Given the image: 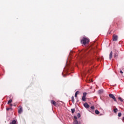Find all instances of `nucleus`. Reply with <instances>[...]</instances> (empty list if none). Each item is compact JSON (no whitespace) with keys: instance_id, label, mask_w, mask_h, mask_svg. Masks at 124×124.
I'll use <instances>...</instances> for the list:
<instances>
[{"instance_id":"a878e982","label":"nucleus","mask_w":124,"mask_h":124,"mask_svg":"<svg viewBox=\"0 0 124 124\" xmlns=\"http://www.w3.org/2000/svg\"><path fill=\"white\" fill-rule=\"evenodd\" d=\"M10 106H13V105H12V104H11Z\"/></svg>"},{"instance_id":"c756f323","label":"nucleus","mask_w":124,"mask_h":124,"mask_svg":"<svg viewBox=\"0 0 124 124\" xmlns=\"http://www.w3.org/2000/svg\"><path fill=\"white\" fill-rule=\"evenodd\" d=\"M90 81V82H91V80H89Z\"/></svg>"},{"instance_id":"f8f14e48","label":"nucleus","mask_w":124,"mask_h":124,"mask_svg":"<svg viewBox=\"0 0 124 124\" xmlns=\"http://www.w3.org/2000/svg\"><path fill=\"white\" fill-rule=\"evenodd\" d=\"M11 102H12V99H10L8 102V104H10V103H11Z\"/></svg>"},{"instance_id":"dca6fc26","label":"nucleus","mask_w":124,"mask_h":124,"mask_svg":"<svg viewBox=\"0 0 124 124\" xmlns=\"http://www.w3.org/2000/svg\"><path fill=\"white\" fill-rule=\"evenodd\" d=\"M71 111L72 114H73V113H74L75 112V108H72L71 109Z\"/></svg>"},{"instance_id":"c85d7f7f","label":"nucleus","mask_w":124,"mask_h":124,"mask_svg":"<svg viewBox=\"0 0 124 124\" xmlns=\"http://www.w3.org/2000/svg\"><path fill=\"white\" fill-rule=\"evenodd\" d=\"M91 82H93V80H91Z\"/></svg>"},{"instance_id":"2eb2a0df","label":"nucleus","mask_w":124,"mask_h":124,"mask_svg":"<svg viewBox=\"0 0 124 124\" xmlns=\"http://www.w3.org/2000/svg\"><path fill=\"white\" fill-rule=\"evenodd\" d=\"M118 99H119V100H120V101H121V102H123V101H124V100L121 97H119L118 98Z\"/></svg>"},{"instance_id":"6e6552de","label":"nucleus","mask_w":124,"mask_h":124,"mask_svg":"<svg viewBox=\"0 0 124 124\" xmlns=\"http://www.w3.org/2000/svg\"><path fill=\"white\" fill-rule=\"evenodd\" d=\"M73 124H82L81 122H78V120H75L74 121Z\"/></svg>"},{"instance_id":"5701e85b","label":"nucleus","mask_w":124,"mask_h":124,"mask_svg":"<svg viewBox=\"0 0 124 124\" xmlns=\"http://www.w3.org/2000/svg\"><path fill=\"white\" fill-rule=\"evenodd\" d=\"M74 119H75V120H77V116H74Z\"/></svg>"},{"instance_id":"ddd939ff","label":"nucleus","mask_w":124,"mask_h":124,"mask_svg":"<svg viewBox=\"0 0 124 124\" xmlns=\"http://www.w3.org/2000/svg\"><path fill=\"white\" fill-rule=\"evenodd\" d=\"M113 111L114 112V113H117V112H118V108H116L114 109Z\"/></svg>"},{"instance_id":"423d86ee","label":"nucleus","mask_w":124,"mask_h":124,"mask_svg":"<svg viewBox=\"0 0 124 124\" xmlns=\"http://www.w3.org/2000/svg\"><path fill=\"white\" fill-rule=\"evenodd\" d=\"M83 106L86 108L87 109L90 108V105H89V104H88V103H85L83 104Z\"/></svg>"},{"instance_id":"393cba45","label":"nucleus","mask_w":124,"mask_h":124,"mask_svg":"<svg viewBox=\"0 0 124 124\" xmlns=\"http://www.w3.org/2000/svg\"><path fill=\"white\" fill-rule=\"evenodd\" d=\"M75 97H77V94H75Z\"/></svg>"},{"instance_id":"6ab92c4d","label":"nucleus","mask_w":124,"mask_h":124,"mask_svg":"<svg viewBox=\"0 0 124 124\" xmlns=\"http://www.w3.org/2000/svg\"><path fill=\"white\" fill-rule=\"evenodd\" d=\"M118 117H121L122 116V113L121 112H119L118 115Z\"/></svg>"},{"instance_id":"0eeeda50","label":"nucleus","mask_w":124,"mask_h":124,"mask_svg":"<svg viewBox=\"0 0 124 124\" xmlns=\"http://www.w3.org/2000/svg\"><path fill=\"white\" fill-rule=\"evenodd\" d=\"M119 55V52L116 51L113 55L114 58H118V56Z\"/></svg>"},{"instance_id":"20e7f679","label":"nucleus","mask_w":124,"mask_h":124,"mask_svg":"<svg viewBox=\"0 0 124 124\" xmlns=\"http://www.w3.org/2000/svg\"><path fill=\"white\" fill-rule=\"evenodd\" d=\"M19 109H18V114H21L22 112H23V108L22 107L19 106Z\"/></svg>"},{"instance_id":"f03ea898","label":"nucleus","mask_w":124,"mask_h":124,"mask_svg":"<svg viewBox=\"0 0 124 124\" xmlns=\"http://www.w3.org/2000/svg\"><path fill=\"white\" fill-rule=\"evenodd\" d=\"M86 96H87V93H84L81 99L82 101H86Z\"/></svg>"},{"instance_id":"f257e3e1","label":"nucleus","mask_w":124,"mask_h":124,"mask_svg":"<svg viewBox=\"0 0 124 124\" xmlns=\"http://www.w3.org/2000/svg\"><path fill=\"white\" fill-rule=\"evenodd\" d=\"M89 42H90V41L89 40V39L87 38L83 37L81 40V43H82V44H83V45H86V44H88Z\"/></svg>"},{"instance_id":"aec40b11","label":"nucleus","mask_w":124,"mask_h":124,"mask_svg":"<svg viewBox=\"0 0 124 124\" xmlns=\"http://www.w3.org/2000/svg\"><path fill=\"white\" fill-rule=\"evenodd\" d=\"M75 94H77V95L79 94V91H77L75 93Z\"/></svg>"},{"instance_id":"a211bd4d","label":"nucleus","mask_w":124,"mask_h":124,"mask_svg":"<svg viewBox=\"0 0 124 124\" xmlns=\"http://www.w3.org/2000/svg\"><path fill=\"white\" fill-rule=\"evenodd\" d=\"M77 117L78 118V119L81 117V114L80 113H78Z\"/></svg>"},{"instance_id":"f3484780","label":"nucleus","mask_w":124,"mask_h":124,"mask_svg":"<svg viewBox=\"0 0 124 124\" xmlns=\"http://www.w3.org/2000/svg\"><path fill=\"white\" fill-rule=\"evenodd\" d=\"M72 102L74 103V96H73L72 97Z\"/></svg>"},{"instance_id":"412c9836","label":"nucleus","mask_w":124,"mask_h":124,"mask_svg":"<svg viewBox=\"0 0 124 124\" xmlns=\"http://www.w3.org/2000/svg\"><path fill=\"white\" fill-rule=\"evenodd\" d=\"M91 108L92 110H93V109H94V107L92 106V107H91Z\"/></svg>"},{"instance_id":"7ed1b4c3","label":"nucleus","mask_w":124,"mask_h":124,"mask_svg":"<svg viewBox=\"0 0 124 124\" xmlns=\"http://www.w3.org/2000/svg\"><path fill=\"white\" fill-rule=\"evenodd\" d=\"M109 96L110 98H112L114 101L117 102V99L115 97V96L113 94H109Z\"/></svg>"},{"instance_id":"1a4fd4ad","label":"nucleus","mask_w":124,"mask_h":124,"mask_svg":"<svg viewBox=\"0 0 124 124\" xmlns=\"http://www.w3.org/2000/svg\"><path fill=\"white\" fill-rule=\"evenodd\" d=\"M112 57H113V52L111 51L110 53L109 54V60H111V59H112Z\"/></svg>"},{"instance_id":"39448f33","label":"nucleus","mask_w":124,"mask_h":124,"mask_svg":"<svg viewBox=\"0 0 124 124\" xmlns=\"http://www.w3.org/2000/svg\"><path fill=\"white\" fill-rule=\"evenodd\" d=\"M118 40V36L117 35H113V41H117Z\"/></svg>"},{"instance_id":"bb28decb","label":"nucleus","mask_w":124,"mask_h":124,"mask_svg":"<svg viewBox=\"0 0 124 124\" xmlns=\"http://www.w3.org/2000/svg\"><path fill=\"white\" fill-rule=\"evenodd\" d=\"M123 120H124V117L123 118Z\"/></svg>"},{"instance_id":"4be33fe9","label":"nucleus","mask_w":124,"mask_h":124,"mask_svg":"<svg viewBox=\"0 0 124 124\" xmlns=\"http://www.w3.org/2000/svg\"><path fill=\"white\" fill-rule=\"evenodd\" d=\"M10 109H11V108H7L6 110H7V111H9V110H10Z\"/></svg>"},{"instance_id":"b1692460","label":"nucleus","mask_w":124,"mask_h":124,"mask_svg":"<svg viewBox=\"0 0 124 124\" xmlns=\"http://www.w3.org/2000/svg\"><path fill=\"white\" fill-rule=\"evenodd\" d=\"M120 72L121 73V74H123V73H124V72H123V71L121 70L120 71Z\"/></svg>"},{"instance_id":"9b49d317","label":"nucleus","mask_w":124,"mask_h":124,"mask_svg":"<svg viewBox=\"0 0 124 124\" xmlns=\"http://www.w3.org/2000/svg\"><path fill=\"white\" fill-rule=\"evenodd\" d=\"M98 92L99 93H103V90L101 89V90H99Z\"/></svg>"},{"instance_id":"9d476101","label":"nucleus","mask_w":124,"mask_h":124,"mask_svg":"<svg viewBox=\"0 0 124 124\" xmlns=\"http://www.w3.org/2000/svg\"><path fill=\"white\" fill-rule=\"evenodd\" d=\"M51 104H53V105H54V106H56V103L54 100H51Z\"/></svg>"},{"instance_id":"cd10ccee","label":"nucleus","mask_w":124,"mask_h":124,"mask_svg":"<svg viewBox=\"0 0 124 124\" xmlns=\"http://www.w3.org/2000/svg\"><path fill=\"white\" fill-rule=\"evenodd\" d=\"M63 77H64V76H63Z\"/></svg>"},{"instance_id":"4468645a","label":"nucleus","mask_w":124,"mask_h":124,"mask_svg":"<svg viewBox=\"0 0 124 124\" xmlns=\"http://www.w3.org/2000/svg\"><path fill=\"white\" fill-rule=\"evenodd\" d=\"M95 113L97 115H98V114H99V111H98V110H95Z\"/></svg>"}]
</instances>
